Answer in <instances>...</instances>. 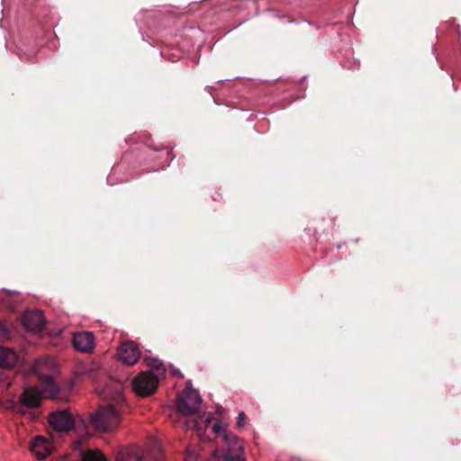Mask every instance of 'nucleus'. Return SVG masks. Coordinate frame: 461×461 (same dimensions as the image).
<instances>
[{
	"instance_id": "nucleus-2",
	"label": "nucleus",
	"mask_w": 461,
	"mask_h": 461,
	"mask_svg": "<svg viewBox=\"0 0 461 461\" xmlns=\"http://www.w3.org/2000/svg\"><path fill=\"white\" fill-rule=\"evenodd\" d=\"M40 381L41 385V390L39 391L33 387H28L24 389L23 393L21 396V404L13 401L6 400L2 405L14 411L23 412V409L24 407L28 408H35L41 404L42 395H45L50 398H56L59 393V386L55 382L53 376L41 375Z\"/></svg>"
},
{
	"instance_id": "nucleus-19",
	"label": "nucleus",
	"mask_w": 461,
	"mask_h": 461,
	"mask_svg": "<svg viewBox=\"0 0 461 461\" xmlns=\"http://www.w3.org/2000/svg\"><path fill=\"white\" fill-rule=\"evenodd\" d=\"M2 380H6V377H4V378L0 377V381H2ZM0 387H2L1 384H0ZM0 389L2 390V388H0Z\"/></svg>"
},
{
	"instance_id": "nucleus-17",
	"label": "nucleus",
	"mask_w": 461,
	"mask_h": 461,
	"mask_svg": "<svg viewBox=\"0 0 461 461\" xmlns=\"http://www.w3.org/2000/svg\"><path fill=\"white\" fill-rule=\"evenodd\" d=\"M58 461H75V460L72 459L70 456H64Z\"/></svg>"
},
{
	"instance_id": "nucleus-15",
	"label": "nucleus",
	"mask_w": 461,
	"mask_h": 461,
	"mask_svg": "<svg viewBox=\"0 0 461 461\" xmlns=\"http://www.w3.org/2000/svg\"><path fill=\"white\" fill-rule=\"evenodd\" d=\"M82 461H107L105 456L98 449H87L81 452Z\"/></svg>"
},
{
	"instance_id": "nucleus-12",
	"label": "nucleus",
	"mask_w": 461,
	"mask_h": 461,
	"mask_svg": "<svg viewBox=\"0 0 461 461\" xmlns=\"http://www.w3.org/2000/svg\"><path fill=\"white\" fill-rule=\"evenodd\" d=\"M20 300L19 293L5 289L0 290V307L14 311Z\"/></svg>"
},
{
	"instance_id": "nucleus-1",
	"label": "nucleus",
	"mask_w": 461,
	"mask_h": 461,
	"mask_svg": "<svg viewBox=\"0 0 461 461\" xmlns=\"http://www.w3.org/2000/svg\"><path fill=\"white\" fill-rule=\"evenodd\" d=\"M101 395L112 400L116 405L109 403L101 406L92 416L91 421L95 429L101 432H111L120 424L121 414L118 406L122 402V385L119 382L112 381L102 391Z\"/></svg>"
},
{
	"instance_id": "nucleus-18",
	"label": "nucleus",
	"mask_w": 461,
	"mask_h": 461,
	"mask_svg": "<svg viewBox=\"0 0 461 461\" xmlns=\"http://www.w3.org/2000/svg\"><path fill=\"white\" fill-rule=\"evenodd\" d=\"M179 374H180V373H179V371H177V370H174V371H173V375H179Z\"/></svg>"
},
{
	"instance_id": "nucleus-6",
	"label": "nucleus",
	"mask_w": 461,
	"mask_h": 461,
	"mask_svg": "<svg viewBox=\"0 0 461 461\" xmlns=\"http://www.w3.org/2000/svg\"><path fill=\"white\" fill-rule=\"evenodd\" d=\"M201 402L202 399L199 393L189 387V384H187L186 387L178 394L176 406L180 413L189 416L200 409Z\"/></svg>"
},
{
	"instance_id": "nucleus-13",
	"label": "nucleus",
	"mask_w": 461,
	"mask_h": 461,
	"mask_svg": "<svg viewBox=\"0 0 461 461\" xmlns=\"http://www.w3.org/2000/svg\"><path fill=\"white\" fill-rule=\"evenodd\" d=\"M19 357L9 348L0 346V368L9 369L18 362Z\"/></svg>"
},
{
	"instance_id": "nucleus-9",
	"label": "nucleus",
	"mask_w": 461,
	"mask_h": 461,
	"mask_svg": "<svg viewBox=\"0 0 461 461\" xmlns=\"http://www.w3.org/2000/svg\"><path fill=\"white\" fill-rule=\"evenodd\" d=\"M52 449V442L42 436L35 437L30 444V451L38 459L47 457L51 453Z\"/></svg>"
},
{
	"instance_id": "nucleus-10",
	"label": "nucleus",
	"mask_w": 461,
	"mask_h": 461,
	"mask_svg": "<svg viewBox=\"0 0 461 461\" xmlns=\"http://www.w3.org/2000/svg\"><path fill=\"white\" fill-rule=\"evenodd\" d=\"M73 346L77 351L91 352L95 348V336L90 331L77 332L73 336Z\"/></svg>"
},
{
	"instance_id": "nucleus-11",
	"label": "nucleus",
	"mask_w": 461,
	"mask_h": 461,
	"mask_svg": "<svg viewBox=\"0 0 461 461\" xmlns=\"http://www.w3.org/2000/svg\"><path fill=\"white\" fill-rule=\"evenodd\" d=\"M23 324L26 330L40 331L44 326V318L41 311H28L23 314Z\"/></svg>"
},
{
	"instance_id": "nucleus-20",
	"label": "nucleus",
	"mask_w": 461,
	"mask_h": 461,
	"mask_svg": "<svg viewBox=\"0 0 461 461\" xmlns=\"http://www.w3.org/2000/svg\"><path fill=\"white\" fill-rule=\"evenodd\" d=\"M218 453H219V450H215L214 455L216 456V455H218Z\"/></svg>"
},
{
	"instance_id": "nucleus-16",
	"label": "nucleus",
	"mask_w": 461,
	"mask_h": 461,
	"mask_svg": "<svg viewBox=\"0 0 461 461\" xmlns=\"http://www.w3.org/2000/svg\"><path fill=\"white\" fill-rule=\"evenodd\" d=\"M246 423V414L241 411L239 413V416H238V420H237V426L239 428H241L245 425Z\"/></svg>"
},
{
	"instance_id": "nucleus-3",
	"label": "nucleus",
	"mask_w": 461,
	"mask_h": 461,
	"mask_svg": "<svg viewBox=\"0 0 461 461\" xmlns=\"http://www.w3.org/2000/svg\"><path fill=\"white\" fill-rule=\"evenodd\" d=\"M145 362L150 369L141 372L132 380L134 392L141 396L152 394L156 391L159 380L164 378L166 374V368L160 360L146 358Z\"/></svg>"
},
{
	"instance_id": "nucleus-8",
	"label": "nucleus",
	"mask_w": 461,
	"mask_h": 461,
	"mask_svg": "<svg viewBox=\"0 0 461 461\" xmlns=\"http://www.w3.org/2000/svg\"><path fill=\"white\" fill-rule=\"evenodd\" d=\"M118 357L123 363L133 366L139 360L140 352L133 341H127L119 347Z\"/></svg>"
},
{
	"instance_id": "nucleus-4",
	"label": "nucleus",
	"mask_w": 461,
	"mask_h": 461,
	"mask_svg": "<svg viewBox=\"0 0 461 461\" xmlns=\"http://www.w3.org/2000/svg\"><path fill=\"white\" fill-rule=\"evenodd\" d=\"M212 430L214 434L222 436L224 448L222 456L224 461H245L243 441L231 432L227 430V425L215 422Z\"/></svg>"
},
{
	"instance_id": "nucleus-14",
	"label": "nucleus",
	"mask_w": 461,
	"mask_h": 461,
	"mask_svg": "<svg viewBox=\"0 0 461 461\" xmlns=\"http://www.w3.org/2000/svg\"><path fill=\"white\" fill-rule=\"evenodd\" d=\"M212 420V414H204L203 416H200L194 424V427L195 430L197 431V434L199 437H202V433H203L206 429L209 427Z\"/></svg>"
},
{
	"instance_id": "nucleus-5",
	"label": "nucleus",
	"mask_w": 461,
	"mask_h": 461,
	"mask_svg": "<svg viewBox=\"0 0 461 461\" xmlns=\"http://www.w3.org/2000/svg\"><path fill=\"white\" fill-rule=\"evenodd\" d=\"M145 458H149V461H164L160 444L157 439L151 440L150 447L146 452L137 446L122 448L117 453L115 461H141Z\"/></svg>"
},
{
	"instance_id": "nucleus-7",
	"label": "nucleus",
	"mask_w": 461,
	"mask_h": 461,
	"mask_svg": "<svg viewBox=\"0 0 461 461\" xmlns=\"http://www.w3.org/2000/svg\"><path fill=\"white\" fill-rule=\"evenodd\" d=\"M49 423L56 431L67 432L73 428L75 420L68 411L63 410L50 414Z\"/></svg>"
}]
</instances>
